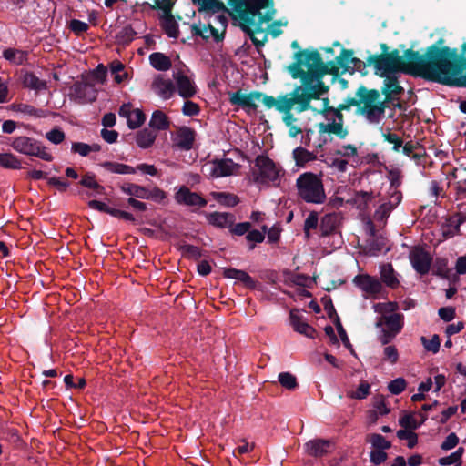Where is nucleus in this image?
Here are the masks:
<instances>
[{
    "instance_id": "obj_1",
    "label": "nucleus",
    "mask_w": 466,
    "mask_h": 466,
    "mask_svg": "<svg viewBox=\"0 0 466 466\" xmlns=\"http://www.w3.org/2000/svg\"><path fill=\"white\" fill-rule=\"evenodd\" d=\"M295 61L287 66L288 72L293 79L299 78L302 85L284 96L297 104L294 111L298 114L317 108L311 106V100H319L321 96L327 94L329 86L325 85L323 77L326 75H332L334 77L340 76L339 71L332 65H325L319 52L314 50H299L294 54Z\"/></svg>"
},
{
    "instance_id": "obj_2",
    "label": "nucleus",
    "mask_w": 466,
    "mask_h": 466,
    "mask_svg": "<svg viewBox=\"0 0 466 466\" xmlns=\"http://www.w3.org/2000/svg\"><path fill=\"white\" fill-rule=\"evenodd\" d=\"M445 40L439 38L434 44L427 47L424 54L408 49L407 55L416 59L421 78L448 86H461V73L459 65V51L443 46Z\"/></svg>"
},
{
    "instance_id": "obj_3",
    "label": "nucleus",
    "mask_w": 466,
    "mask_h": 466,
    "mask_svg": "<svg viewBox=\"0 0 466 466\" xmlns=\"http://www.w3.org/2000/svg\"><path fill=\"white\" fill-rule=\"evenodd\" d=\"M239 20V27L249 35L252 43L257 46H263L267 35L259 40L256 33H263L262 25L273 19L275 15L273 0H228Z\"/></svg>"
},
{
    "instance_id": "obj_4",
    "label": "nucleus",
    "mask_w": 466,
    "mask_h": 466,
    "mask_svg": "<svg viewBox=\"0 0 466 466\" xmlns=\"http://www.w3.org/2000/svg\"><path fill=\"white\" fill-rule=\"evenodd\" d=\"M400 56L399 50L394 49L390 53L370 55L367 58V64L374 67L375 75L380 77L394 75L398 72L405 73L415 77H421V74L416 59H411L407 55Z\"/></svg>"
},
{
    "instance_id": "obj_5",
    "label": "nucleus",
    "mask_w": 466,
    "mask_h": 466,
    "mask_svg": "<svg viewBox=\"0 0 466 466\" xmlns=\"http://www.w3.org/2000/svg\"><path fill=\"white\" fill-rule=\"evenodd\" d=\"M380 97V93L378 89H369L360 85L356 90L355 97H348L344 102L349 109L351 106H356V114L364 116L369 122L378 123L380 119L375 102Z\"/></svg>"
},
{
    "instance_id": "obj_6",
    "label": "nucleus",
    "mask_w": 466,
    "mask_h": 466,
    "mask_svg": "<svg viewBox=\"0 0 466 466\" xmlns=\"http://www.w3.org/2000/svg\"><path fill=\"white\" fill-rule=\"evenodd\" d=\"M298 195L307 203L322 204L326 194L321 178L312 173L305 172L296 180Z\"/></svg>"
},
{
    "instance_id": "obj_7",
    "label": "nucleus",
    "mask_w": 466,
    "mask_h": 466,
    "mask_svg": "<svg viewBox=\"0 0 466 466\" xmlns=\"http://www.w3.org/2000/svg\"><path fill=\"white\" fill-rule=\"evenodd\" d=\"M265 103L268 109L275 108L282 114V121L289 127V136L290 137H296L299 134L302 133V129L294 125L298 118L291 112L297 106V104L288 99L287 96L279 95L277 97H266Z\"/></svg>"
},
{
    "instance_id": "obj_8",
    "label": "nucleus",
    "mask_w": 466,
    "mask_h": 466,
    "mask_svg": "<svg viewBox=\"0 0 466 466\" xmlns=\"http://www.w3.org/2000/svg\"><path fill=\"white\" fill-rule=\"evenodd\" d=\"M383 86L380 94L384 95V99L377 98L375 106L378 108L377 112L380 119L383 116L386 108L390 103L398 100L399 97L404 93V88L400 85L398 76L394 75L384 76Z\"/></svg>"
},
{
    "instance_id": "obj_9",
    "label": "nucleus",
    "mask_w": 466,
    "mask_h": 466,
    "mask_svg": "<svg viewBox=\"0 0 466 466\" xmlns=\"http://www.w3.org/2000/svg\"><path fill=\"white\" fill-rule=\"evenodd\" d=\"M11 147L20 154L35 157L45 161L53 160V156L46 150V147L33 137L26 136L15 137Z\"/></svg>"
},
{
    "instance_id": "obj_10",
    "label": "nucleus",
    "mask_w": 466,
    "mask_h": 466,
    "mask_svg": "<svg viewBox=\"0 0 466 466\" xmlns=\"http://www.w3.org/2000/svg\"><path fill=\"white\" fill-rule=\"evenodd\" d=\"M353 283L365 293V299L370 298L378 299L384 290L381 281L369 274H359L355 276Z\"/></svg>"
},
{
    "instance_id": "obj_11",
    "label": "nucleus",
    "mask_w": 466,
    "mask_h": 466,
    "mask_svg": "<svg viewBox=\"0 0 466 466\" xmlns=\"http://www.w3.org/2000/svg\"><path fill=\"white\" fill-rule=\"evenodd\" d=\"M266 97H273L272 96L266 95L260 91H252L248 94L242 93L241 90L236 91L230 95L229 102L231 105L238 106L241 108L248 110H256L258 106L255 100H261L266 106Z\"/></svg>"
},
{
    "instance_id": "obj_12",
    "label": "nucleus",
    "mask_w": 466,
    "mask_h": 466,
    "mask_svg": "<svg viewBox=\"0 0 466 466\" xmlns=\"http://www.w3.org/2000/svg\"><path fill=\"white\" fill-rule=\"evenodd\" d=\"M255 166L258 169V175L255 178L257 182H274L279 178V170L277 168L273 160L268 156H258L255 160Z\"/></svg>"
},
{
    "instance_id": "obj_13",
    "label": "nucleus",
    "mask_w": 466,
    "mask_h": 466,
    "mask_svg": "<svg viewBox=\"0 0 466 466\" xmlns=\"http://www.w3.org/2000/svg\"><path fill=\"white\" fill-rule=\"evenodd\" d=\"M409 257L410 263L417 273L420 275H426L429 273L432 258L428 251L418 246L410 252Z\"/></svg>"
},
{
    "instance_id": "obj_14",
    "label": "nucleus",
    "mask_w": 466,
    "mask_h": 466,
    "mask_svg": "<svg viewBox=\"0 0 466 466\" xmlns=\"http://www.w3.org/2000/svg\"><path fill=\"white\" fill-rule=\"evenodd\" d=\"M71 90L75 101L79 104L92 103L97 96L96 89L86 82H76Z\"/></svg>"
},
{
    "instance_id": "obj_15",
    "label": "nucleus",
    "mask_w": 466,
    "mask_h": 466,
    "mask_svg": "<svg viewBox=\"0 0 466 466\" xmlns=\"http://www.w3.org/2000/svg\"><path fill=\"white\" fill-rule=\"evenodd\" d=\"M176 201L180 205L204 208L208 201L197 192H192L187 187L182 186L175 194Z\"/></svg>"
},
{
    "instance_id": "obj_16",
    "label": "nucleus",
    "mask_w": 466,
    "mask_h": 466,
    "mask_svg": "<svg viewBox=\"0 0 466 466\" xmlns=\"http://www.w3.org/2000/svg\"><path fill=\"white\" fill-rule=\"evenodd\" d=\"M304 448L308 455L319 458L330 453L335 445L330 440L314 439L306 442Z\"/></svg>"
},
{
    "instance_id": "obj_17",
    "label": "nucleus",
    "mask_w": 466,
    "mask_h": 466,
    "mask_svg": "<svg viewBox=\"0 0 466 466\" xmlns=\"http://www.w3.org/2000/svg\"><path fill=\"white\" fill-rule=\"evenodd\" d=\"M173 77L176 80L177 92L180 96L185 99H188L196 95L197 91L194 83L183 73L182 70L174 72Z\"/></svg>"
},
{
    "instance_id": "obj_18",
    "label": "nucleus",
    "mask_w": 466,
    "mask_h": 466,
    "mask_svg": "<svg viewBox=\"0 0 466 466\" xmlns=\"http://www.w3.org/2000/svg\"><path fill=\"white\" fill-rule=\"evenodd\" d=\"M289 320L295 331L308 338L313 339L315 337L316 329L303 319V317L299 315V309H293L290 310Z\"/></svg>"
},
{
    "instance_id": "obj_19",
    "label": "nucleus",
    "mask_w": 466,
    "mask_h": 466,
    "mask_svg": "<svg viewBox=\"0 0 466 466\" xmlns=\"http://www.w3.org/2000/svg\"><path fill=\"white\" fill-rule=\"evenodd\" d=\"M192 3L198 5V12L199 14L215 15L220 12L229 13L225 4L220 0H191Z\"/></svg>"
},
{
    "instance_id": "obj_20",
    "label": "nucleus",
    "mask_w": 466,
    "mask_h": 466,
    "mask_svg": "<svg viewBox=\"0 0 466 466\" xmlns=\"http://www.w3.org/2000/svg\"><path fill=\"white\" fill-rule=\"evenodd\" d=\"M196 139V132L193 128L183 126L177 133L176 146L181 150H190Z\"/></svg>"
},
{
    "instance_id": "obj_21",
    "label": "nucleus",
    "mask_w": 466,
    "mask_h": 466,
    "mask_svg": "<svg viewBox=\"0 0 466 466\" xmlns=\"http://www.w3.org/2000/svg\"><path fill=\"white\" fill-rule=\"evenodd\" d=\"M223 276L228 279H237L246 288L254 289L257 287V281L246 271L234 268H224Z\"/></svg>"
},
{
    "instance_id": "obj_22",
    "label": "nucleus",
    "mask_w": 466,
    "mask_h": 466,
    "mask_svg": "<svg viewBox=\"0 0 466 466\" xmlns=\"http://www.w3.org/2000/svg\"><path fill=\"white\" fill-rule=\"evenodd\" d=\"M353 55L354 51L352 49L342 47L340 55L338 56L334 61H329L325 63V65H329V67H331L333 65L338 71H339L340 75H342L350 71V64H351Z\"/></svg>"
},
{
    "instance_id": "obj_23",
    "label": "nucleus",
    "mask_w": 466,
    "mask_h": 466,
    "mask_svg": "<svg viewBox=\"0 0 466 466\" xmlns=\"http://www.w3.org/2000/svg\"><path fill=\"white\" fill-rule=\"evenodd\" d=\"M208 30H209L210 35H212L216 43H219L223 41V39L225 38L226 31H223V29H221V32H219V29L214 27L211 24L204 25L202 27L195 24L191 26L192 34L194 35L201 36L205 40L209 38L208 35H204V31Z\"/></svg>"
},
{
    "instance_id": "obj_24",
    "label": "nucleus",
    "mask_w": 466,
    "mask_h": 466,
    "mask_svg": "<svg viewBox=\"0 0 466 466\" xmlns=\"http://www.w3.org/2000/svg\"><path fill=\"white\" fill-rule=\"evenodd\" d=\"M208 223L219 228H229L235 221V216L227 212H212L207 216Z\"/></svg>"
},
{
    "instance_id": "obj_25",
    "label": "nucleus",
    "mask_w": 466,
    "mask_h": 466,
    "mask_svg": "<svg viewBox=\"0 0 466 466\" xmlns=\"http://www.w3.org/2000/svg\"><path fill=\"white\" fill-rule=\"evenodd\" d=\"M380 281L387 287L395 289L400 286V280L391 264H382L380 268Z\"/></svg>"
},
{
    "instance_id": "obj_26",
    "label": "nucleus",
    "mask_w": 466,
    "mask_h": 466,
    "mask_svg": "<svg viewBox=\"0 0 466 466\" xmlns=\"http://www.w3.org/2000/svg\"><path fill=\"white\" fill-rule=\"evenodd\" d=\"M339 215L337 213H329L322 217L319 229L322 237H328L332 234L339 224Z\"/></svg>"
},
{
    "instance_id": "obj_27",
    "label": "nucleus",
    "mask_w": 466,
    "mask_h": 466,
    "mask_svg": "<svg viewBox=\"0 0 466 466\" xmlns=\"http://www.w3.org/2000/svg\"><path fill=\"white\" fill-rule=\"evenodd\" d=\"M212 175L216 177L232 175L235 163L230 158L215 159L213 161Z\"/></svg>"
},
{
    "instance_id": "obj_28",
    "label": "nucleus",
    "mask_w": 466,
    "mask_h": 466,
    "mask_svg": "<svg viewBox=\"0 0 466 466\" xmlns=\"http://www.w3.org/2000/svg\"><path fill=\"white\" fill-rule=\"evenodd\" d=\"M344 123L333 121L332 123H319L318 125L319 133L334 134L339 138H345L349 131L343 127Z\"/></svg>"
},
{
    "instance_id": "obj_29",
    "label": "nucleus",
    "mask_w": 466,
    "mask_h": 466,
    "mask_svg": "<svg viewBox=\"0 0 466 466\" xmlns=\"http://www.w3.org/2000/svg\"><path fill=\"white\" fill-rule=\"evenodd\" d=\"M386 246V238L380 235L366 240L364 250L370 256H377Z\"/></svg>"
},
{
    "instance_id": "obj_30",
    "label": "nucleus",
    "mask_w": 466,
    "mask_h": 466,
    "mask_svg": "<svg viewBox=\"0 0 466 466\" xmlns=\"http://www.w3.org/2000/svg\"><path fill=\"white\" fill-rule=\"evenodd\" d=\"M3 57L13 65H23L28 59V53L15 48H6L3 51Z\"/></svg>"
},
{
    "instance_id": "obj_31",
    "label": "nucleus",
    "mask_w": 466,
    "mask_h": 466,
    "mask_svg": "<svg viewBox=\"0 0 466 466\" xmlns=\"http://www.w3.org/2000/svg\"><path fill=\"white\" fill-rule=\"evenodd\" d=\"M119 188L124 194L130 196V198L146 199L147 197V188L137 184L126 182L120 185Z\"/></svg>"
},
{
    "instance_id": "obj_32",
    "label": "nucleus",
    "mask_w": 466,
    "mask_h": 466,
    "mask_svg": "<svg viewBox=\"0 0 466 466\" xmlns=\"http://www.w3.org/2000/svg\"><path fill=\"white\" fill-rule=\"evenodd\" d=\"M157 136L155 131L145 127L137 133V145L141 148H148L154 144Z\"/></svg>"
},
{
    "instance_id": "obj_33",
    "label": "nucleus",
    "mask_w": 466,
    "mask_h": 466,
    "mask_svg": "<svg viewBox=\"0 0 466 466\" xmlns=\"http://www.w3.org/2000/svg\"><path fill=\"white\" fill-rule=\"evenodd\" d=\"M149 61L151 66L158 71H167L172 66L170 58L160 52L152 53L149 56Z\"/></svg>"
},
{
    "instance_id": "obj_34",
    "label": "nucleus",
    "mask_w": 466,
    "mask_h": 466,
    "mask_svg": "<svg viewBox=\"0 0 466 466\" xmlns=\"http://www.w3.org/2000/svg\"><path fill=\"white\" fill-rule=\"evenodd\" d=\"M292 156L296 162V166L299 167H304L307 163L317 159V157L313 152H309L302 147H296L292 152Z\"/></svg>"
},
{
    "instance_id": "obj_35",
    "label": "nucleus",
    "mask_w": 466,
    "mask_h": 466,
    "mask_svg": "<svg viewBox=\"0 0 466 466\" xmlns=\"http://www.w3.org/2000/svg\"><path fill=\"white\" fill-rule=\"evenodd\" d=\"M153 87L157 91L158 95L164 99L170 98L175 92V86L171 80L157 78L153 82Z\"/></svg>"
},
{
    "instance_id": "obj_36",
    "label": "nucleus",
    "mask_w": 466,
    "mask_h": 466,
    "mask_svg": "<svg viewBox=\"0 0 466 466\" xmlns=\"http://www.w3.org/2000/svg\"><path fill=\"white\" fill-rule=\"evenodd\" d=\"M149 127L156 130H167L170 127V121L165 113L156 110L151 116Z\"/></svg>"
},
{
    "instance_id": "obj_37",
    "label": "nucleus",
    "mask_w": 466,
    "mask_h": 466,
    "mask_svg": "<svg viewBox=\"0 0 466 466\" xmlns=\"http://www.w3.org/2000/svg\"><path fill=\"white\" fill-rule=\"evenodd\" d=\"M100 166L107 171L115 174L127 175L136 173V168L118 162L105 161L101 163Z\"/></svg>"
},
{
    "instance_id": "obj_38",
    "label": "nucleus",
    "mask_w": 466,
    "mask_h": 466,
    "mask_svg": "<svg viewBox=\"0 0 466 466\" xmlns=\"http://www.w3.org/2000/svg\"><path fill=\"white\" fill-rule=\"evenodd\" d=\"M24 86L35 91L46 90L47 84L45 80L39 79L34 73L26 72L23 76Z\"/></svg>"
},
{
    "instance_id": "obj_39",
    "label": "nucleus",
    "mask_w": 466,
    "mask_h": 466,
    "mask_svg": "<svg viewBox=\"0 0 466 466\" xmlns=\"http://www.w3.org/2000/svg\"><path fill=\"white\" fill-rule=\"evenodd\" d=\"M79 184L86 188L93 189L96 192V195H104L105 187L96 182V175L91 172H86L82 176Z\"/></svg>"
},
{
    "instance_id": "obj_40",
    "label": "nucleus",
    "mask_w": 466,
    "mask_h": 466,
    "mask_svg": "<svg viewBox=\"0 0 466 466\" xmlns=\"http://www.w3.org/2000/svg\"><path fill=\"white\" fill-rule=\"evenodd\" d=\"M212 196L220 205L228 208H234L240 202L237 195L229 192H213Z\"/></svg>"
},
{
    "instance_id": "obj_41",
    "label": "nucleus",
    "mask_w": 466,
    "mask_h": 466,
    "mask_svg": "<svg viewBox=\"0 0 466 466\" xmlns=\"http://www.w3.org/2000/svg\"><path fill=\"white\" fill-rule=\"evenodd\" d=\"M162 28L166 35L171 38H177L179 35L178 25L172 14L164 15Z\"/></svg>"
},
{
    "instance_id": "obj_42",
    "label": "nucleus",
    "mask_w": 466,
    "mask_h": 466,
    "mask_svg": "<svg viewBox=\"0 0 466 466\" xmlns=\"http://www.w3.org/2000/svg\"><path fill=\"white\" fill-rule=\"evenodd\" d=\"M366 441L370 443L375 450L385 451L391 447V442L379 433H370L366 437Z\"/></svg>"
},
{
    "instance_id": "obj_43",
    "label": "nucleus",
    "mask_w": 466,
    "mask_h": 466,
    "mask_svg": "<svg viewBox=\"0 0 466 466\" xmlns=\"http://www.w3.org/2000/svg\"><path fill=\"white\" fill-rule=\"evenodd\" d=\"M403 315L400 313H394L390 316H383L384 323L387 329L395 333H400L403 327Z\"/></svg>"
},
{
    "instance_id": "obj_44",
    "label": "nucleus",
    "mask_w": 466,
    "mask_h": 466,
    "mask_svg": "<svg viewBox=\"0 0 466 466\" xmlns=\"http://www.w3.org/2000/svg\"><path fill=\"white\" fill-rule=\"evenodd\" d=\"M136 34L132 25H127L116 35V42L118 45L127 46L134 40Z\"/></svg>"
},
{
    "instance_id": "obj_45",
    "label": "nucleus",
    "mask_w": 466,
    "mask_h": 466,
    "mask_svg": "<svg viewBox=\"0 0 466 466\" xmlns=\"http://www.w3.org/2000/svg\"><path fill=\"white\" fill-rule=\"evenodd\" d=\"M110 74L117 84H121L127 77V73L125 71V66L118 60H114L109 65Z\"/></svg>"
},
{
    "instance_id": "obj_46",
    "label": "nucleus",
    "mask_w": 466,
    "mask_h": 466,
    "mask_svg": "<svg viewBox=\"0 0 466 466\" xmlns=\"http://www.w3.org/2000/svg\"><path fill=\"white\" fill-rule=\"evenodd\" d=\"M179 251L182 253L183 257L188 259L198 260L202 256V250L194 245L183 243L178 248Z\"/></svg>"
},
{
    "instance_id": "obj_47",
    "label": "nucleus",
    "mask_w": 466,
    "mask_h": 466,
    "mask_svg": "<svg viewBox=\"0 0 466 466\" xmlns=\"http://www.w3.org/2000/svg\"><path fill=\"white\" fill-rule=\"evenodd\" d=\"M0 167L10 169H20L21 162L12 153H0Z\"/></svg>"
},
{
    "instance_id": "obj_48",
    "label": "nucleus",
    "mask_w": 466,
    "mask_h": 466,
    "mask_svg": "<svg viewBox=\"0 0 466 466\" xmlns=\"http://www.w3.org/2000/svg\"><path fill=\"white\" fill-rule=\"evenodd\" d=\"M459 65L461 73V86L466 87V42L461 44V51L459 52Z\"/></svg>"
},
{
    "instance_id": "obj_49",
    "label": "nucleus",
    "mask_w": 466,
    "mask_h": 466,
    "mask_svg": "<svg viewBox=\"0 0 466 466\" xmlns=\"http://www.w3.org/2000/svg\"><path fill=\"white\" fill-rule=\"evenodd\" d=\"M278 379L280 385L289 390H294L299 386L297 378L289 372H280Z\"/></svg>"
},
{
    "instance_id": "obj_50",
    "label": "nucleus",
    "mask_w": 466,
    "mask_h": 466,
    "mask_svg": "<svg viewBox=\"0 0 466 466\" xmlns=\"http://www.w3.org/2000/svg\"><path fill=\"white\" fill-rule=\"evenodd\" d=\"M13 108L16 112H20V113L26 114L29 116H34L35 117H44L46 116L44 110L36 109L33 106L27 105V104L20 103L17 105H14Z\"/></svg>"
},
{
    "instance_id": "obj_51",
    "label": "nucleus",
    "mask_w": 466,
    "mask_h": 466,
    "mask_svg": "<svg viewBox=\"0 0 466 466\" xmlns=\"http://www.w3.org/2000/svg\"><path fill=\"white\" fill-rule=\"evenodd\" d=\"M319 224V216L316 211H311L304 221L303 231L305 237L309 238L310 237V230L316 229Z\"/></svg>"
},
{
    "instance_id": "obj_52",
    "label": "nucleus",
    "mask_w": 466,
    "mask_h": 466,
    "mask_svg": "<svg viewBox=\"0 0 466 466\" xmlns=\"http://www.w3.org/2000/svg\"><path fill=\"white\" fill-rule=\"evenodd\" d=\"M146 120V116L140 109H135L132 111L130 116H128L127 126L130 129H136L142 126Z\"/></svg>"
},
{
    "instance_id": "obj_53",
    "label": "nucleus",
    "mask_w": 466,
    "mask_h": 466,
    "mask_svg": "<svg viewBox=\"0 0 466 466\" xmlns=\"http://www.w3.org/2000/svg\"><path fill=\"white\" fill-rule=\"evenodd\" d=\"M396 435L400 440L408 441L407 446L409 449H413L418 443V435L412 431L399 430Z\"/></svg>"
},
{
    "instance_id": "obj_54",
    "label": "nucleus",
    "mask_w": 466,
    "mask_h": 466,
    "mask_svg": "<svg viewBox=\"0 0 466 466\" xmlns=\"http://www.w3.org/2000/svg\"><path fill=\"white\" fill-rule=\"evenodd\" d=\"M455 227V223H451V218L450 217L447 218L441 227L443 238L448 239L454 236L461 235V227H459V230Z\"/></svg>"
},
{
    "instance_id": "obj_55",
    "label": "nucleus",
    "mask_w": 466,
    "mask_h": 466,
    "mask_svg": "<svg viewBox=\"0 0 466 466\" xmlns=\"http://www.w3.org/2000/svg\"><path fill=\"white\" fill-rule=\"evenodd\" d=\"M334 325L336 326L339 336L340 337V339H341L343 345L345 346V348H347L349 350L351 351V353L354 354L353 347L350 341V339L347 335L345 329L343 328V326L341 324L339 317H336V319H334Z\"/></svg>"
},
{
    "instance_id": "obj_56",
    "label": "nucleus",
    "mask_w": 466,
    "mask_h": 466,
    "mask_svg": "<svg viewBox=\"0 0 466 466\" xmlns=\"http://www.w3.org/2000/svg\"><path fill=\"white\" fill-rule=\"evenodd\" d=\"M395 208L392 203L387 201L382 203L375 211L374 217L377 220H386Z\"/></svg>"
},
{
    "instance_id": "obj_57",
    "label": "nucleus",
    "mask_w": 466,
    "mask_h": 466,
    "mask_svg": "<svg viewBox=\"0 0 466 466\" xmlns=\"http://www.w3.org/2000/svg\"><path fill=\"white\" fill-rule=\"evenodd\" d=\"M399 424L404 428L403 430L414 431L420 426L411 413L405 414L399 420Z\"/></svg>"
},
{
    "instance_id": "obj_58",
    "label": "nucleus",
    "mask_w": 466,
    "mask_h": 466,
    "mask_svg": "<svg viewBox=\"0 0 466 466\" xmlns=\"http://www.w3.org/2000/svg\"><path fill=\"white\" fill-rule=\"evenodd\" d=\"M382 137L384 138L385 141L393 145V151H400V147H402L403 140L399 135L391 131H388L386 133H382Z\"/></svg>"
},
{
    "instance_id": "obj_59",
    "label": "nucleus",
    "mask_w": 466,
    "mask_h": 466,
    "mask_svg": "<svg viewBox=\"0 0 466 466\" xmlns=\"http://www.w3.org/2000/svg\"><path fill=\"white\" fill-rule=\"evenodd\" d=\"M421 342L424 346V349L427 351H430L432 353L439 352L440 346H441V340H440V337L437 334L433 335L431 339H427L425 337H421Z\"/></svg>"
},
{
    "instance_id": "obj_60",
    "label": "nucleus",
    "mask_w": 466,
    "mask_h": 466,
    "mask_svg": "<svg viewBox=\"0 0 466 466\" xmlns=\"http://www.w3.org/2000/svg\"><path fill=\"white\" fill-rule=\"evenodd\" d=\"M370 385L368 381L362 380L357 390L350 394L351 399L363 400L370 394Z\"/></svg>"
},
{
    "instance_id": "obj_61",
    "label": "nucleus",
    "mask_w": 466,
    "mask_h": 466,
    "mask_svg": "<svg viewBox=\"0 0 466 466\" xmlns=\"http://www.w3.org/2000/svg\"><path fill=\"white\" fill-rule=\"evenodd\" d=\"M406 386L407 383L403 378H397L388 384V390L391 394L399 395L405 390Z\"/></svg>"
},
{
    "instance_id": "obj_62",
    "label": "nucleus",
    "mask_w": 466,
    "mask_h": 466,
    "mask_svg": "<svg viewBox=\"0 0 466 466\" xmlns=\"http://www.w3.org/2000/svg\"><path fill=\"white\" fill-rule=\"evenodd\" d=\"M289 280L297 286L307 287V288H310L311 287L310 284L313 281V279H311L309 276L302 274V273L291 274L289 277Z\"/></svg>"
},
{
    "instance_id": "obj_63",
    "label": "nucleus",
    "mask_w": 466,
    "mask_h": 466,
    "mask_svg": "<svg viewBox=\"0 0 466 466\" xmlns=\"http://www.w3.org/2000/svg\"><path fill=\"white\" fill-rule=\"evenodd\" d=\"M388 178L390 183V188L397 189L401 185V171L399 168H391L388 170Z\"/></svg>"
},
{
    "instance_id": "obj_64",
    "label": "nucleus",
    "mask_w": 466,
    "mask_h": 466,
    "mask_svg": "<svg viewBox=\"0 0 466 466\" xmlns=\"http://www.w3.org/2000/svg\"><path fill=\"white\" fill-rule=\"evenodd\" d=\"M68 27L75 35H81L88 30L89 25L86 22L77 19H72Z\"/></svg>"
}]
</instances>
